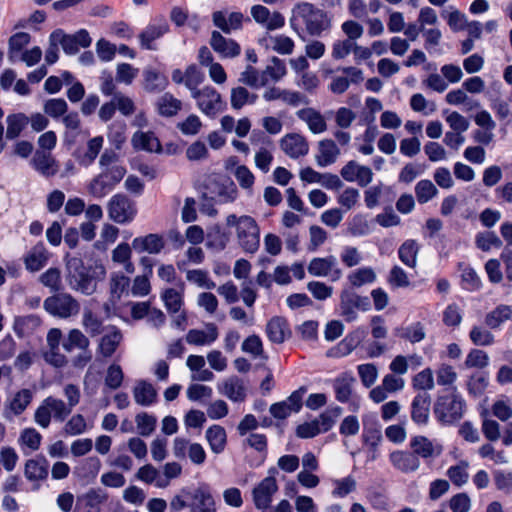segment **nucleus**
Returning a JSON list of instances; mask_svg holds the SVG:
<instances>
[{"label": "nucleus", "mask_w": 512, "mask_h": 512, "mask_svg": "<svg viewBox=\"0 0 512 512\" xmlns=\"http://www.w3.org/2000/svg\"><path fill=\"white\" fill-rule=\"evenodd\" d=\"M65 279L69 288L85 296H91L97 292L98 281L106 276V268L102 264H96L93 273L90 274L79 257H66Z\"/></svg>", "instance_id": "obj_1"}, {"label": "nucleus", "mask_w": 512, "mask_h": 512, "mask_svg": "<svg viewBox=\"0 0 512 512\" xmlns=\"http://www.w3.org/2000/svg\"><path fill=\"white\" fill-rule=\"evenodd\" d=\"M101 172L88 184V192L95 198L105 197L126 174V169L119 163V156L112 150H105L100 156Z\"/></svg>", "instance_id": "obj_2"}, {"label": "nucleus", "mask_w": 512, "mask_h": 512, "mask_svg": "<svg viewBox=\"0 0 512 512\" xmlns=\"http://www.w3.org/2000/svg\"><path fill=\"white\" fill-rule=\"evenodd\" d=\"M290 24L296 31L299 26H303L310 36H320L331 26L327 14L308 2H300L294 6Z\"/></svg>", "instance_id": "obj_3"}, {"label": "nucleus", "mask_w": 512, "mask_h": 512, "mask_svg": "<svg viewBox=\"0 0 512 512\" xmlns=\"http://www.w3.org/2000/svg\"><path fill=\"white\" fill-rule=\"evenodd\" d=\"M466 408L464 397L456 387H452L437 395L433 405V413L439 423L452 425L463 418Z\"/></svg>", "instance_id": "obj_4"}, {"label": "nucleus", "mask_w": 512, "mask_h": 512, "mask_svg": "<svg viewBox=\"0 0 512 512\" xmlns=\"http://www.w3.org/2000/svg\"><path fill=\"white\" fill-rule=\"evenodd\" d=\"M226 225L235 228L238 244L246 253L254 254L259 249L260 229L254 218L230 214L226 217Z\"/></svg>", "instance_id": "obj_5"}, {"label": "nucleus", "mask_w": 512, "mask_h": 512, "mask_svg": "<svg viewBox=\"0 0 512 512\" xmlns=\"http://www.w3.org/2000/svg\"><path fill=\"white\" fill-rule=\"evenodd\" d=\"M71 414L66 403L53 396L46 397L34 413V421L41 428L46 429L53 418L57 422H63Z\"/></svg>", "instance_id": "obj_6"}, {"label": "nucleus", "mask_w": 512, "mask_h": 512, "mask_svg": "<svg viewBox=\"0 0 512 512\" xmlns=\"http://www.w3.org/2000/svg\"><path fill=\"white\" fill-rule=\"evenodd\" d=\"M43 308L56 318L68 319L79 314L80 303L71 294L62 292L47 297L43 302Z\"/></svg>", "instance_id": "obj_7"}, {"label": "nucleus", "mask_w": 512, "mask_h": 512, "mask_svg": "<svg viewBox=\"0 0 512 512\" xmlns=\"http://www.w3.org/2000/svg\"><path fill=\"white\" fill-rule=\"evenodd\" d=\"M108 216L118 224H126L137 214L136 204L127 195L118 193L111 197L107 205Z\"/></svg>", "instance_id": "obj_8"}, {"label": "nucleus", "mask_w": 512, "mask_h": 512, "mask_svg": "<svg viewBox=\"0 0 512 512\" xmlns=\"http://www.w3.org/2000/svg\"><path fill=\"white\" fill-rule=\"evenodd\" d=\"M198 109L205 115L214 118L224 108L221 94L212 86L206 85L191 94Z\"/></svg>", "instance_id": "obj_9"}, {"label": "nucleus", "mask_w": 512, "mask_h": 512, "mask_svg": "<svg viewBox=\"0 0 512 512\" xmlns=\"http://www.w3.org/2000/svg\"><path fill=\"white\" fill-rule=\"evenodd\" d=\"M276 470L274 468L269 470V476L261 480L252 489V500L258 510H266L271 507L273 496L278 491V484L276 478L272 475Z\"/></svg>", "instance_id": "obj_10"}, {"label": "nucleus", "mask_w": 512, "mask_h": 512, "mask_svg": "<svg viewBox=\"0 0 512 512\" xmlns=\"http://www.w3.org/2000/svg\"><path fill=\"white\" fill-rule=\"evenodd\" d=\"M370 301L366 296L358 295L350 290H343L340 294V314L347 322L358 318L357 310L368 311Z\"/></svg>", "instance_id": "obj_11"}, {"label": "nucleus", "mask_w": 512, "mask_h": 512, "mask_svg": "<svg viewBox=\"0 0 512 512\" xmlns=\"http://www.w3.org/2000/svg\"><path fill=\"white\" fill-rule=\"evenodd\" d=\"M52 41H58L65 53L76 54L80 48L90 46L92 39L87 30L81 29L74 34H65L62 30H56L51 34Z\"/></svg>", "instance_id": "obj_12"}, {"label": "nucleus", "mask_w": 512, "mask_h": 512, "mask_svg": "<svg viewBox=\"0 0 512 512\" xmlns=\"http://www.w3.org/2000/svg\"><path fill=\"white\" fill-rule=\"evenodd\" d=\"M183 493L189 500L190 512H216L215 500L207 486L183 488Z\"/></svg>", "instance_id": "obj_13"}, {"label": "nucleus", "mask_w": 512, "mask_h": 512, "mask_svg": "<svg viewBox=\"0 0 512 512\" xmlns=\"http://www.w3.org/2000/svg\"><path fill=\"white\" fill-rule=\"evenodd\" d=\"M308 272L315 277H329L337 281L342 277V270L338 267L335 256L316 257L308 264Z\"/></svg>", "instance_id": "obj_14"}, {"label": "nucleus", "mask_w": 512, "mask_h": 512, "mask_svg": "<svg viewBox=\"0 0 512 512\" xmlns=\"http://www.w3.org/2000/svg\"><path fill=\"white\" fill-rule=\"evenodd\" d=\"M340 174L346 181L356 182L361 187H366L373 179L371 168L360 165L354 160L347 162L342 167Z\"/></svg>", "instance_id": "obj_15"}, {"label": "nucleus", "mask_w": 512, "mask_h": 512, "mask_svg": "<svg viewBox=\"0 0 512 512\" xmlns=\"http://www.w3.org/2000/svg\"><path fill=\"white\" fill-rule=\"evenodd\" d=\"M281 149L291 158H299L309 151L306 138L297 133L285 135L280 141Z\"/></svg>", "instance_id": "obj_16"}, {"label": "nucleus", "mask_w": 512, "mask_h": 512, "mask_svg": "<svg viewBox=\"0 0 512 512\" xmlns=\"http://www.w3.org/2000/svg\"><path fill=\"white\" fill-rule=\"evenodd\" d=\"M431 396L419 392L411 402V419L418 425H426L430 416Z\"/></svg>", "instance_id": "obj_17"}, {"label": "nucleus", "mask_w": 512, "mask_h": 512, "mask_svg": "<svg viewBox=\"0 0 512 512\" xmlns=\"http://www.w3.org/2000/svg\"><path fill=\"white\" fill-rule=\"evenodd\" d=\"M165 247L163 236L150 233L133 239L132 248L138 253L159 254Z\"/></svg>", "instance_id": "obj_18"}, {"label": "nucleus", "mask_w": 512, "mask_h": 512, "mask_svg": "<svg viewBox=\"0 0 512 512\" xmlns=\"http://www.w3.org/2000/svg\"><path fill=\"white\" fill-rule=\"evenodd\" d=\"M212 49L224 58H234L240 54V46L232 39H226L218 31H213L210 39Z\"/></svg>", "instance_id": "obj_19"}, {"label": "nucleus", "mask_w": 512, "mask_h": 512, "mask_svg": "<svg viewBox=\"0 0 512 512\" xmlns=\"http://www.w3.org/2000/svg\"><path fill=\"white\" fill-rule=\"evenodd\" d=\"M340 149L332 139H323L318 143L315 160L318 166L326 167L335 163L340 156Z\"/></svg>", "instance_id": "obj_20"}, {"label": "nucleus", "mask_w": 512, "mask_h": 512, "mask_svg": "<svg viewBox=\"0 0 512 512\" xmlns=\"http://www.w3.org/2000/svg\"><path fill=\"white\" fill-rule=\"evenodd\" d=\"M49 256L44 244L38 243L24 257L25 268L30 272H37L47 264Z\"/></svg>", "instance_id": "obj_21"}, {"label": "nucleus", "mask_w": 512, "mask_h": 512, "mask_svg": "<svg viewBox=\"0 0 512 512\" xmlns=\"http://www.w3.org/2000/svg\"><path fill=\"white\" fill-rule=\"evenodd\" d=\"M297 117L305 122L313 134H320L327 130L324 116L314 108H303L297 111Z\"/></svg>", "instance_id": "obj_22"}, {"label": "nucleus", "mask_w": 512, "mask_h": 512, "mask_svg": "<svg viewBox=\"0 0 512 512\" xmlns=\"http://www.w3.org/2000/svg\"><path fill=\"white\" fill-rule=\"evenodd\" d=\"M218 328L214 323L206 325L204 330L191 329L186 334V341L191 345L204 346L212 344L218 338Z\"/></svg>", "instance_id": "obj_23"}, {"label": "nucleus", "mask_w": 512, "mask_h": 512, "mask_svg": "<svg viewBox=\"0 0 512 512\" xmlns=\"http://www.w3.org/2000/svg\"><path fill=\"white\" fill-rule=\"evenodd\" d=\"M221 394L234 402H242L246 398V385L242 379L237 376L227 378L219 386Z\"/></svg>", "instance_id": "obj_24"}, {"label": "nucleus", "mask_w": 512, "mask_h": 512, "mask_svg": "<svg viewBox=\"0 0 512 512\" xmlns=\"http://www.w3.org/2000/svg\"><path fill=\"white\" fill-rule=\"evenodd\" d=\"M157 390L146 380H138L133 388L134 401L140 406H151L157 400Z\"/></svg>", "instance_id": "obj_25"}, {"label": "nucleus", "mask_w": 512, "mask_h": 512, "mask_svg": "<svg viewBox=\"0 0 512 512\" xmlns=\"http://www.w3.org/2000/svg\"><path fill=\"white\" fill-rule=\"evenodd\" d=\"M266 333L273 343H283L291 335L287 321L282 317H273L266 325Z\"/></svg>", "instance_id": "obj_26"}, {"label": "nucleus", "mask_w": 512, "mask_h": 512, "mask_svg": "<svg viewBox=\"0 0 512 512\" xmlns=\"http://www.w3.org/2000/svg\"><path fill=\"white\" fill-rule=\"evenodd\" d=\"M287 73L286 65L278 57H272L270 63L261 72L260 84L266 87L269 82L280 81Z\"/></svg>", "instance_id": "obj_27"}, {"label": "nucleus", "mask_w": 512, "mask_h": 512, "mask_svg": "<svg viewBox=\"0 0 512 512\" xmlns=\"http://www.w3.org/2000/svg\"><path fill=\"white\" fill-rule=\"evenodd\" d=\"M31 164L35 170L46 177L54 176L58 171L56 160L46 151H36L31 160Z\"/></svg>", "instance_id": "obj_28"}, {"label": "nucleus", "mask_w": 512, "mask_h": 512, "mask_svg": "<svg viewBox=\"0 0 512 512\" xmlns=\"http://www.w3.org/2000/svg\"><path fill=\"white\" fill-rule=\"evenodd\" d=\"M390 460L396 469L404 473L414 472L420 467L418 457L410 452L395 451L390 454Z\"/></svg>", "instance_id": "obj_29"}, {"label": "nucleus", "mask_w": 512, "mask_h": 512, "mask_svg": "<svg viewBox=\"0 0 512 512\" xmlns=\"http://www.w3.org/2000/svg\"><path fill=\"white\" fill-rule=\"evenodd\" d=\"M122 339L121 331L117 327L111 326L109 331L100 339L98 352L103 357H111L120 345Z\"/></svg>", "instance_id": "obj_30"}, {"label": "nucleus", "mask_w": 512, "mask_h": 512, "mask_svg": "<svg viewBox=\"0 0 512 512\" xmlns=\"http://www.w3.org/2000/svg\"><path fill=\"white\" fill-rule=\"evenodd\" d=\"M169 26L165 20L149 25L140 35L141 46L147 50L155 49L152 45L153 41L162 37L168 32Z\"/></svg>", "instance_id": "obj_31"}, {"label": "nucleus", "mask_w": 512, "mask_h": 512, "mask_svg": "<svg viewBox=\"0 0 512 512\" xmlns=\"http://www.w3.org/2000/svg\"><path fill=\"white\" fill-rule=\"evenodd\" d=\"M243 14L240 12H232L226 18L225 14L221 11L213 13V23L224 33L229 34L233 30L240 29L242 26Z\"/></svg>", "instance_id": "obj_32"}, {"label": "nucleus", "mask_w": 512, "mask_h": 512, "mask_svg": "<svg viewBox=\"0 0 512 512\" xmlns=\"http://www.w3.org/2000/svg\"><path fill=\"white\" fill-rule=\"evenodd\" d=\"M131 142L135 149L145 150L148 152L161 151V144L155 134L151 131L135 132L132 136Z\"/></svg>", "instance_id": "obj_33"}, {"label": "nucleus", "mask_w": 512, "mask_h": 512, "mask_svg": "<svg viewBox=\"0 0 512 512\" xmlns=\"http://www.w3.org/2000/svg\"><path fill=\"white\" fill-rule=\"evenodd\" d=\"M131 280L122 272H113L109 279V293L111 300L118 301L124 294L128 293Z\"/></svg>", "instance_id": "obj_34"}, {"label": "nucleus", "mask_w": 512, "mask_h": 512, "mask_svg": "<svg viewBox=\"0 0 512 512\" xmlns=\"http://www.w3.org/2000/svg\"><path fill=\"white\" fill-rule=\"evenodd\" d=\"M24 475L29 481L39 482L48 477V463L45 459H29L25 463Z\"/></svg>", "instance_id": "obj_35"}, {"label": "nucleus", "mask_w": 512, "mask_h": 512, "mask_svg": "<svg viewBox=\"0 0 512 512\" xmlns=\"http://www.w3.org/2000/svg\"><path fill=\"white\" fill-rule=\"evenodd\" d=\"M258 100V95L251 93L244 86L233 87L230 92V104L234 110H240L246 105H253Z\"/></svg>", "instance_id": "obj_36"}, {"label": "nucleus", "mask_w": 512, "mask_h": 512, "mask_svg": "<svg viewBox=\"0 0 512 512\" xmlns=\"http://www.w3.org/2000/svg\"><path fill=\"white\" fill-rule=\"evenodd\" d=\"M506 321H512V305H498L485 316V324L490 329H497Z\"/></svg>", "instance_id": "obj_37"}, {"label": "nucleus", "mask_w": 512, "mask_h": 512, "mask_svg": "<svg viewBox=\"0 0 512 512\" xmlns=\"http://www.w3.org/2000/svg\"><path fill=\"white\" fill-rule=\"evenodd\" d=\"M156 109L163 117H173L182 109V102L171 93H164L157 99Z\"/></svg>", "instance_id": "obj_38"}, {"label": "nucleus", "mask_w": 512, "mask_h": 512, "mask_svg": "<svg viewBox=\"0 0 512 512\" xmlns=\"http://www.w3.org/2000/svg\"><path fill=\"white\" fill-rule=\"evenodd\" d=\"M143 77L144 89L150 93L161 92L168 85V79L166 76L151 68H147L143 71Z\"/></svg>", "instance_id": "obj_39"}, {"label": "nucleus", "mask_w": 512, "mask_h": 512, "mask_svg": "<svg viewBox=\"0 0 512 512\" xmlns=\"http://www.w3.org/2000/svg\"><path fill=\"white\" fill-rule=\"evenodd\" d=\"M361 335L358 331L348 334L341 340L334 348H332L328 355L332 357H343L349 355L361 343Z\"/></svg>", "instance_id": "obj_40"}, {"label": "nucleus", "mask_w": 512, "mask_h": 512, "mask_svg": "<svg viewBox=\"0 0 512 512\" xmlns=\"http://www.w3.org/2000/svg\"><path fill=\"white\" fill-rule=\"evenodd\" d=\"M210 449L215 454H220L224 451L226 442H227V435L225 429L220 425H212L210 426L205 435Z\"/></svg>", "instance_id": "obj_41"}, {"label": "nucleus", "mask_w": 512, "mask_h": 512, "mask_svg": "<svg viewBox=\"0 0 512 512\" xmlns=\"http://www.w3.org/2000/svg\"><path fill=\"white\" fill-rule=\"evenodd\" d=\"M420 246L416 240L408 239L401 244L398 249L399 259L409 268L417 266V258Z\"/></svg>", "instance_id": "obj_42"}, {"label": "nucleus", "mask_w": 512, "mask_h": 512, "mask_svg": "<svg viewBox=\"0 0 512 512\" xmlns=\"http://www.w3.org/2000/svg\"><path fill=\"white\" fill-rule=\"evenodd\" d=\"M90 346L89 338L79 329L73 328L69 330L67 337L62 343V347L66 352H72L74 349L87 350Z\"/></svg>", "instance_id": "obj_43"}, {"label": "nucleus", "mask_w": 512, "mask_h": 512, "mask_svg": "<svg viewBox=\"0 0 512 512\" xmlns=\"http://www.w3.org/2000/svg\"><path fill=\"white\" fill-rule=\"evenodd\" d=\"M104 139L102 136H96L88 140L86 150L83 154L78 155V163L83 167L90 166L97 158L103 147Z\"/></svg>", "instance_id": "obj_44"}, {"label": "nucleus", "mask_w": 512, "mask_h": 512, "mask_svg": "<svg viewBox=\"0 0 512 512\" xmlns=\"http://www.w3.org/2000/svg\"><path fill=\"white\" fill-rule=\"evenodd\" d=\"M41 325V318L37 315L18 317L14 322V330L19 337L32 334Z\"/></svg>", "instance_id": "obj_45"}, {"label": "nucleus", "mask_w": 512, "mask_h": 512, "mask_svg": "<svg viewBox=\"0 0 512 512\" xmlns=\"http://www.w3.org/2000/svg\"><path fill=\"white\" fill-rule=\"evenodd\" d=\"M62 123L65 126L64 140L70 144L74 143L75 137L79 134L81 128L79 114L75 111L65 113L62 117Z\"/></svg>", "instance_id": "obj_46"}, {"label": "nucleus", "mask_w": 512, "mask_h": 512, "mask_svg": "<svg viewBox=\"0 0 512 512\" xmlns=\"http://www.w3.org/2000/svg\"><path fill=\"white\" fill-rule=\"evenodd\" d=\"M31 40L28 33L18 32L12 35L8 40V58L11 62L16 61L19 58V54L22 52Z\"/></svg>", "instance_id": "obj_47"}, {"label": "nucleus", "mask_w": 512, "mask_h": 512, "mask_svg": "<svg viewBox=\"0 0 512 512\" xmlns=\"http://www.w3.org/2000/svg\"><path fill=\"white\" fill-rule=\"evenodd\" d=\"M81 324L91 337L98 336L104 331L103 321L91 309H84Z\"/></svg>", "instance_id": "obj_48"}, {"label": "nucleus", "mask_w": 512, "mask_h": 512, "mask_svg": "<svg viewBox=\"0 0 512 512\" xmlns=\"http://www.w3.org/2000/svg\"><path fill=\"white\" fill-rule=\"evenodd\" d=\"M33 399V392L30 389L18 391L9 403V409L14 415L22 414Z\"/></svg>", "instance_id": "obj_49"}, {"label": "nucleus", "mask_w": 512, "mask_h": 512, "mask_svg": "<svg viewBox=\"0 0 512 512\" xmlns=\"http://www.w3.org/2000/svg\"><path fill=\"white\" fill-rule=\"evenodd\" d=\"M347 278L353 287H361L373 283L376 280V273L371 267H362L352 271Z\"/></svg>", "instance_id": "obj_50"}, {"label": "nucleus", "mask_w": 512, "mask_h": 512, "mask_svg": "<svg viewBox=\"0 0 512 512\" xmlns=\"http://www.w3.org/2000/svg\"><path fill=\"white\" fill-rule=\"evenodd\" d=\"M469 338L476 346H491L495 342V336L493 333L480 325L472 327L469 333Z\"/></svg>", "instance_id": "obj_51"}, {"label": "nucleus", "mask_w": 512, "mask_h": 512, "mask_svg": "<svg viewBox=\"0 0 512 512\" xmlns=\"http://www.w3.org/2000/svg\"><path fill=\"white\" fill-rule=\"evenodd\" d=\"M332 495L338 498H344L353 493L357 489L356 479L352 476H347L341 479L333 480Z\"/></svg>", "instance_id": "obj_52"}, {"label": "nucleus", "mask_w": 512, "mask_h": 512, "mask_svg": "<svg viewBox=\"0 0 512 512\" xmlns=\"http://www.w3.org/2000/svg\"><path fill=\"white\" fill-rule=\"evenodd\" d=\"M28 124V117L22 113L12 114L7 117L6 137L14 139L20 135L24 127Z\"/></svg>", "instance_id": "obj_53"}, {"label": "nucleus", "mask_w": 512, "mask_h": 512, "mask_svg": "<svg viewBox=\"0 0 512 512\" xmlns=\"http://www.w3.org/2000/svg\"><path fill=\"white\" fill-rule=\"evenodd\" d=\"M415 194L420 204H425L438 194V189L431 180H420L415 186Z\"/></svg>", "instance_id": "obj_54"}, {"label": "nucleus", "mask_w": 512, "mask_h": 512, "mask_svg": "<svg viewBox=\"0 0 512 512\" xmlns=\"http://www.w3.org/2000/svg\"><path fill=\"white\" fill-rule=\"evenodd\" d=\"M435 386L431 368H425L412 378V387L419 392L432 390Z\"/></svg>", "instance_id": "obj_55"}, {"label": "nucleus", "mask_w": 512, "mask_h": 512, "mask_svg": "<svg viewBox=\"0 0 512 512\" xmlns=\"http://www.w3.org/2000/svg\"><path fill=\"white\" fill-rule=\"evenodd\" d=\"M468 467L469 463L467 461H461L459 464L451 466L447 470V476L454 485L461 487L466 484L469 479Z\"/></svg>", "instance_id": "obj_56"}, {"label": "nucleus", "mask_w": 512, "mask_h": 512, "mask_svg": "<svg viewBox=\"0 0 512 512\" xmlns=\"http://www.w3.org/2000/svg\"><path fill=\"white\" fill-rule=\"evenodd\" d=\"M436 379L438 385L452 388L455 387L458 374L453 366L443 363L436 370Z\"/></svg>", "instance_id": "obj_57"}, {"label": "nucleus", "mask_w": 512, "mask_h": 512, "mask_svg": "<svg viewBox=\"0 0 512 512\" xmlns=\"http://www.w3.org/2000/svg\"><path fill=\"white\" fill-rule=\"evenodd\" d=\"M135 422L138 429V433L141 436L147 437L154 432L156 428L157 419L153 415H150L146 412H141L135 416Z\"/></svg>", "instance_id": "obj_58"}, {"label": "nucleus", "mask_w": 512, "mask_h": 512, "mask_svg": "<svg viewBox=\"0 0 512 512\" xmlns=\"http://www.w3.org/2000/svg\"><path fill=\"white\" fill-rule=\"evenodd\" d=\"M186 279L200 288L210 290L216 287L215 282L210 279L208 272L201 269L188 270Z\"/></svg>", "instance_id": "obj_59"}, {"label": "nucleus", "mask_w": 512, "mask_h": 512, "mask_svg": "<svg viewBox=\"0 0 512 512\" xmlns=\"http://www.w3.org/2000/svg\"><path fill=\"white\" fill-rule=\"evenodd\" d=\"M40 283L49 288L51 292H59L61 286V272L58 268H49L39 276Z\"/></svg>", "instance_id": "obj_60"}, {"label": "nucleus", "mask_w": 512, "mask_h": 512, "mask_svg": "<svg viewBox=\"0 0 512 512\" xmlns=\"http://www.w3.org/2000/svg\"><path fill=\"white\" fill-rule=\"evenodd\" d=\"M162 300L170 313H178L183 305L182 293L173 288H168L162 293Z\"/></svg>", "instance_id": "obj_61"}, {"label": "nucleus", "mask_w": 512, "mask_h": 512, "mask_svg": "<svg viewBox=\"0 0 512 512\" xmlns=\"http://www.w3.org/2000/svg\"><path fill=\"white\" fill-rule=\"evenodd\" d=\"M204 81V74L195 65L191 64L185 69V87L193 94L198 91V86Z\"/></svg>", "instance_id": "obj_62"}, {"label": "nucleus", "mask_w": 512, "mask_h": 512, "mask_svg": "<svg viewBox=\"0 0 512 512\" xmlns=\"http://www.w3.org/2000/svg\"><path fill=\"white\" fill-rule=\"evenodd\" d=\"M43 111L46 115L50 116L53 119H57L59 117H63L65 113L68 111V104L62 98H53L47 100L43 105Z\"/></svg>", "instance_id": "obj_63"}, {"label": "nucleus", "mask_w": 512, "mask_h": 512, "mask_svg": "<svg viewBox=\"0 0 512 512\" xmlns=\"http://www.w3.org/2000/svg\"><path fill=\"white\" fill-rule=\"evenodd\" d=\"M123 379L124 373L120 365L113 363L107 368L104 382L109 389H118L122 385Z\"/></svg>", "instance_id": "obj_64"}]
</instances>
